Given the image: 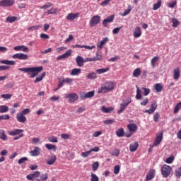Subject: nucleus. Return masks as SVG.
<instances>
[{
	"label": "nucleus",
	"instance_id": "51",
	"mask_svg": "<svg viewBox=\"0 0 181 181\" xmlns=\"http://www.w3.org/2000/svg\"><path fill=\"white\" fill-rule=\"evenodd\" d=\"M115 122V119H109L103 121V124L105 125H110L111 124H114Z\"/></svg>",
	"mask_w": 181,
	"mask_h": 181
},
{
	"label": "nucleus",
	"instance_id": "46",
	"mask_svg": "<svg viewBox=\"0 0 181 181\" xmlns=\"http://www.w3.org/2000/svg\"><path fill=\"white\" fill-rule=\"evenodd\" d=\"M181 110V102L178 103L175 108H174V111H173V113L174 114H177V112H179V110Z\"/></svg>",
	"mask_w": 181,
	"mask_h": 181
},
{
	"label": "nucleus",
	"instance_id": "61",
	"mask_svg": "<svg viewBox=\"0 0 181 181\" xmlns=\"http://www.w3.org/2000/svg\"><path fill=\"white\" fill-rule=\"evenodd\" d=\"M90 180L91 181H98L99 178H98V177L95 174L92 173L91 174V180Z\"/></svg>",
	"mask_w": 181,
	"mask_h": 181
},
{
	"label": "nucleus",
	"instance_id": "3",
	"mask_svg": "<svg viewBox=\"0 0 181 181\" xmlns=\"http://www.w3.org/2000/svg\"><path fill=\"white\" fill-rule=\"evenodd\" d=\"M171 172L172 167L170 165L165 164L161 167V175H163V177H168L170 176Z\"/></svg>",
	"mask_w": 181,
	"mask_h": 181
},
{
	"label": "nucleus",
	"instance_id": "33",
	"mask_svg": "<svg viewBox=\"0 0 181 181\" xmlns=\"http://www.w3.org/2000/svg\"><path fill=\"white\" fill-rule=\"evenodd\" d=\"M0 63H1V64H8L9 66H15V64H16L15 61H9V60H2L0 62Z\"/></svg>",
	"mask_w": 181,
	"mask_h": 181
},
{
	"label": "nucleus",
	"instance_id": "5",
	"mask_svg": "<svg viewBox=\"0 0 181 181\" xmlns=\"http://www.w3.org/2000/svg\"><path fill=\"white\" fill-rule=\"evenodd\" d=\"M15 4V0H1L0 1V7L9 8Z\"/></svg>",
	"mask_w": 181,
	"mask_h": 181
},
{
	"label": "nucleus",
	"instance_id": "45",
	"mask_svg": "<svg viewBox=\"0 0 181 181\" xmlns=\"http://www.w3.org/2000/svg\"><path fill=\"white\" fill-rule=\"evenodd\" d=\"M42 28V25H33L31 27L28 28V30L29 32H33V30H37Z\"/></svg>",
	"mask_w": 181,
	"mask_h": 181
},
{
	"label": "nucleus",
	"instance_id": "38",
	"mask_svg": "<svg viewBox=\"0 0 181 181\" xmlns=\"http://www.w3.org/2000/svg\"><path fill=\"white\" fill-rule=\"evenodd\" d=\"M142 71H141V69L136 68L134 71H133V77L138 78L139 76H141V74Z\"/></svg>",
	"mask_w": 181,
	"mask_h": 181
},
{
	"label": "nucleus",
	"instance_id": "29",
	"mask_svg": "<svg viewBox=\"0 0 181 181\" xmlns=\"http://www.w3.org/2000/svg\"><path fill=\"white\" fill-rule=\"evenodd\" d=\"M16 21H18V17L16 16H8L6 19V22L8 23H13Z\"/></svg>",
	"mask_w": 181,
	"mask_h": 181
},
{
	"label": "nucleus",
	"instance_id": "54",
	"mask_svg": "<svg viewBox=\"0 0 181 181\" xmlns=\"http://www.w3.org/2000/svg\"><path fill=\"white\" fill-rule=\"evenodd\" d=\"M121 169V167L119 166V165H117L114 167V173L115 175H118V173H119V170Z\"/></svg>",
	"mask_w": 181,
	"mask_h": 181
},
{
	"label": "nucleus",
	"instance_id": "41",
	"mask_svg": "<svg viewBox=\"0 0 181 181\" xmlns=\"http://www.w3.org/2000/svg\"><path fill=\"white\" fill-rule=\"evenodd\" d=\"M136 100H141L142 98V93H141V89H139L138 86H136Z\"/></svg>",
	"mask_w": 181,
	"mask_h": 181
},
{
	"label": "nucleus",
	"instance_id": "56",
	"mask_svg": "<svg viewBox=\"0 0 181 181\" xmlns=\"http://www.w3.org/2000/svg\"><path fill=\"white\" fill-rule=\"evenodd\" d=\"M141 90L144 91V95L146 96L151 93V89L146 88H141Z\"/></svg>",
	"mask_w": 181,
	"mask_h": 181
},
{
	"label": "nucleus",
	"instance_id": "50",
	"mask_svg": "<svg viewBox=\"0 0 181 181\" xmlns=\"http://www.w3.org/2000/svg\"><path fill=\"white\" fill-rule=\"evenodd\" d=\"M51 6H53V4L48 2L42 6L40 7V9H49V8H51Z\"/></svg>",
	"mask_w": 181,
	"mask_h": 181
},
{
	"label": "nucleus",
	"instance_id": "8",
	"mask_svg": "<svg viewBox=\"0 0 181 181\" xmlns=\"http://www.w3.org/2000/svg\"><path fill=\"white\" fill-rule=\"evenodd\" d=\"M94 90L89 91L87 93L82 92L80 93L81 100H86V98H91V97H94Z\"/></svg>",
	"mask_w": 181,
	"mask_h": 181
},
{
	"label": "nucleus",
	"instance_id": "24",
	"mask_svg": "<svg viewBox=\"0 0 181 181\" xmlns=\"http://www.w3.org/2000/svg\"><path fill=\"white\" fill-rule=\"evenodd\" d=\"M139 146V144L137 141L134 142V144H132L129 145V151L130 152H135L138 149V147Z\"/></svg>",
	"mask_w": 181,
	"mask_h": 181
},
{
	"label": "nucleus",
	"instance_id": "25",
	"mask_svg": "<svg viewBox=\"0 0 181 181\" xmlns=\"http://www.w3.org/2000/svg\"><path fill=\"white\" fill-rule=\"evenodd\" d=\"M142 35V32H141V28L140 27H136L134 32V37H140V36Z\"/></svg>",
	"mask_w": 181,
	"mask_h": 181
},
{
	"label": "nucleus",
	"instance_id": "17",
	"mask_svg": "<svg viewBox=\"0 0 181 181\" xmlns=\"http://www.w3.org/2000/svg\"><path fill=\"white\" fill-rule=\"evenodd\" d=\"M127 129L129 132H136L138 130V126L135 123H131L127 124Z\"/></svg>",
	"mask_w": 181,
	"mask_h": 181
},
{
	"label": "nucleus",
	"instance_id": "7",
	"mask_svg": "<svg viewBox=\"0 0 181 181\" xmlns=\"http://www.w3.org/2000/svg\"><path fill=\"white\" fill-rule=\"evenodd\" d=\"M163 139V132H160V133L157 134L154 141L153 143V146H158V145L160 144L162 140Z\"/></svg>",
	"mask_w": 181,
	"mask_h": 181
},
{
	"label": "nucleus",
	"instance_id": "57",
	"mask_svg": "<svg viewBox=\"0 0 181 181\" xmlns=\"http://www.w3.org/2000/svg\"><path fill=\"white\" fill-rule=\"evenodd\" d=\"M26 161H28V157H23L18 160V165H22V163H25Z\"/></svg>",
	"mask_w": 181,
	"mask_h": 181
},
{
	"label": "nucleus",
	"instance_id": "14",
	"mask_svg": "<svg viewBox=\"0 0 181 181\" xmlns=\"http://www.w3.org/2000/svg\"><path fill=\"white\" fill-rule=\"evenodd\" d=\"M78 16H80V13H69L67 16H66V19L67 21H74V19H77V18H78Z\"/></svg>",
	"mask_w": 181,
	"mask_h": 181
},
{
	"label": "nucleus",
	"instance_id": "34",
	"mask_svg": "<svg viewBox=\"0 0 181 181\" xmlns=\"http://www.w3.org/2000/svg\"><path fill=\"white\" fill-rule=\"evenodd\" d=\"M56 159H57V157H56V156H54V155L51 156L49 160H48L47 161V165H53L54 163V162H56Z\"/></svg>",
	"mask_w": 181,
	"mask_h": 181
},
{
	"label": "nucleus",
	"instance_id": "20",
	"mask_svg": "<svg viewBox=\"0 0 181 181\" xmlns=\"http://www.w3.org/2000/svg\"><path fill=\"white\" fill-rule=\"evenodd\" d=\"M24 115L21 113H18L16 115V119L18 122H21V124H25L26 122V117L23 116Z\"/></svg>",
	"mask_w": 181,
	"mask_h": 181
},
{
	"label": "nucleus",
	"instance_id": "16",
	"mask_svg": "<svg viewBox=\"0 0 181 181\" xmlns=\"http://www.w3.org/2000/svg\"><path fill=\"white\" fill-rule=\"evenodd\" d=\"M114 18H115V16L112 15L108 16L107 18L104 19L102 23L104 28H107V23H111L112 22H113Z\"/></svg>",
	"mask_w": 181,
	"mask_h": 181
},
{
	"label": "nucleus",
	"instance_id": "53",
	"mask_svg": "<svg viewBox=\"0 0 181 181\" xmlns=\"http://www.w3.org/2000/svg\"><path fill=\"white\" fill-rule=\"evenodd\" d=\"M100 166V163L98 162H95L92 164V169L93 170L95 171L98 169Z\"/></svg>",
	"mask_w": 181,
	"mask_h": 181
},
{
	"label": "nucleus",
	"instance_id": "35",
	"mask_svg": "<svg viewBox=\"0 0 181 181\" xmlns=\"http://www.w3.org/2000/svg\"><path fill=\"white\" fill-rule=\"evenodd\" d=\"M131 11H132V6H131V5L129 4L128 8L124 10L123 13L122 14V16H127V15H129V13H131Z\"/></svg>",
	"mask_w": 181,
	"mask_h": 181
},
{
	"label": "nucleus",
	"instance_id": "31",
	"mask_svg": "<svg viewBox=\"0 0 181 181\" xmlns=\"http://www.w3.org/2000/svg\"><path fill=\"white\" fill-rule=\"evenodd\" d=\"M97 77V74H95V72H91L87 75L86 78H88V80H95Z\"/></svg>",
	"mask_w": 181,
	"mask_h": 181
},
{
	"label": "nucleus",
	"instance_id": "44",
	"mask_svg": "<svg viewBox=\"0 0 181 181\" xmlns=\"http://www.w3.org/2000/svg\"><path fill=\"white\" fill-rule=\"evenodd\" d=\"M59 12V9L57 8H52L47 11L48 15H54Z\"/></svg>",
	"mask_w": 181,
	"mask_h": 181
},
{
	"label": "nucleus",
	"instance_id": "28",
	"mask_svg": "<svg viewBox=\"0 0 181 181\" xmlns=\"http://www.w3.org/2000/svg\"><path fill=\"white\" fill-rule=\"evenodd\" d=\"M45 147L48 151H54V152H56L57 151V147L55 145L47 144H45Z\"/></svg>",
	"mask_w": 181,
	"mask_h": 181
},
{
	"label": "nucleus",
	"instance_id": "27",
	"mask_svg": "<svg viewBox=\"0 0 181 181\" xmlns=\"http://www.w3.org/2000/svg\"><path fill=\"white\" fill-rule=\"evenodd\" d=\"M81 73V69L75 68L73 69L71 71V76H78Z\"/></svg>",
	"mask_w": 181,
	"mask_h": 181
},
{
	"label": "nucleus",
	"instance_id": "21",
	"mask_svg": "<svg viewBox=\"0 0 181 181\" xmlns=\"http://www.w3.org/2000/svg\"><path fill=\"white\" fill-rule=\"evenodd\" d=\"M21 132H23V129H16L13 131L8 132V135H11L12 136H15L16 135L21 134Z\"/></svg>",
	"mask_w": 181,
	"mask_h": 181
},
{
	"label": "nucleus",
	"instance_id": "12",
	"mask_svg": "<svg viewBox=\"0 0 181 181\" xmlns=\"http://www.w3.org/2000/svg\"><path fill=\"white\" fill-rule=\"evenodd\" d=\"M76 62L78 67H83V66H84V63H86V61L83 57L78 56L76 57Z\"/></svg>",
	"mask_w": 181,
	"mask_h": 181
},
{
	"label": "nucleus",
	"instance_id": "2",
	"mask_svg": "<svg viewBox=\"0 0 181 181\" xmlns=\"http://www.w3.org/2000/svg\"><path fill=\"white\" fill-rule=\"evenodd\" d=\"M115 87V83L114 82L107 81L103 85H102L100 88H98V94H105V93L112 91Z\"/></svg>",
	"mask_w": 181,
	"mask_h": 181
},
{
	"label": "nucleus",
	"instance_id": "55",
	"mask_svg": "<svg viewBox=\"0 0 181 181\" xmlns=\"http://www.w3.org/2000/svg\"><path fill=\"white\" fill-rule=\"evenodd\" d=\"M91 152L90 151V150L86 152H82L81 153V156H82V158H88V156H90Z\"/></svg>",
	"mask_w": 181,
	"mask_h": 181
},
{
	"label": "nucleus",
	"instance_id": "30",
	"mask_svg": "<svg viewBox=\"0 0 181 181\" xmlns=\"http://www.w3.org/2000/svg\"><path fill=\"white\" fill-rule=\"evenodd\" d=\"M179 77H180V69L177 68L174 69V80H179Z\"/></svg>",
	"mask_w": 181,
	"mask_h": 181
},
{
	"label": "nucleus",
	"instance_id": "13",
	"mask_svg": "<svg viewBox=\"0 0 181 181\" xmlns=\"http://www.w3.org/2000/svg\"><path fill=\"white\" fill-rule=\"evenodd\" d=\"M40 176V171H35L32 174H29L26 176V179L28 180H33L35 177H39Z\"/></svg>",
	"mask_w": 181,
	"mask_h": 181
},
{
	"label": "nucleus",
	"instance_id": "59",
	"mask_svg": "<svg viewBox=\"0 0 181 181\" xmlns=\"http://www.w3.org/2000/svg\"><path fill=\"white\" fill-rule=\"evenodd\" d=\"M111 3V0H105L100 3V6H107V5H110Z\"/></svg>",
	"mask_w": 181,
	"mask_h": 181
},
{
	"label": "nucleus",
	"instance_id": "32",
	"mask_svg": "<svg viewBox=\"0 0 181 181\" xmlns=\"http://www.w3.org/2000/svg\"><path fill=\"white\" fill-rule=\"evenodd\" d=\"M158 61H159V57H154L153 58H152L151 62V66L153 68L156 67V63H158Z\"/></svg>",
	"mask_w": 181,
	"mask_h": 181
},
{
	"label": "nucleus",
	"instance_id": "18",
	"mask_svg": "<svg viewBox=\"0 0 181 181\" xmlns=\"http://www.w3.org/2000/svg\"><path fill=\"white\" fill-rule=\"evenodd\" d=\"M108 42V37H105L100 42V43L97 44V47L98 50H101L104 47V45L107 43Z\"/></svg>",
	"mask_w": 181,
	"mask_h": 181
},
{
	"label": "nucleus",
	"instance_id": "9",
	"mask_svg": "<svg viewBox=\"0 0 181 181\" xmlns=\"http://www.w3.org/2000/svg\"><path fill=\"white\" fill-rule=\"evenodd\" d=\"M156 175V170H155L153 169L149 170L148 173H147V175L146 176L145 181L152 180V179H153Z\"/></svg>",
	"mask_w": 181,
	"mask_h": 181
},
{
	"label": "nucleus",
	"instance_id": "26",
	"mask_svg": "<svg viewBox=\"0 0 181 181\" xmlns=\"http://www.w3.org/2000/svg\"><path fill=\"white\" fill-rule=\"evenodd\" d=\"M116 135L119 138H122V136H125V132L123 128H120L116 131Z\"/></svg>",
	"mask_w": 181,
	"mask_h": 181
},
{
	"label": "nucleus",
	"instance_id": "19",
	"mask_svg": "<svg viewBox=\"0 0 181 181\" xmlns=\"http://www.w3.org/2000/svg\"><path fill=\"white\" fill-rule=\"evenodd\" d=\"M129 104H131V100H129L126 103H121L120 110L117 111V114H122V112H124V111H125V109L127 108V107H128V105H129Z\"/></svg>",
	"mask_w": 181,
	"mask_h": 181
},
{
	"label": "nucleus",
	"instance_id": "40",
	"mask_svg": "<svg viewBox=\"0 0 181 181\" xmlns=\"http://www.w3.org/2000/svg\"><path fill=\"white\" fill-rule=\"evenodd\" d=\"M107 71H110V68L107 67L105 69H99L96 70V73L98 74H104V73H107Z\"/></svg>",
	"mask_w": 181,
	"mask_h": 181
},
{
	"label": "nucleus",
	"instance_id": "58",
	"mask_svg": "<svg viewBox=\"0 0 181 181\" xmlns=\"http://www.w3.org/2000/svg\"><path fill=\"white\" fill-rule=\"evenodd\" d=\"M176 177H181V167L178 168L175 171Z\"/></svg>",
	"mask_w": 181,
	"mask_h": 181
},
{
	"label": "nucleus",
	"instance_id": "60",
	"mask_svg": "<svg viewBox=\"0 0 181 181\" xmlns=\"http://www.w3.org/2000/svg\"><path fill=\"white\" fill-rule=\"evenodd\" d=\"M64 81L66 84H71V83H73V81H74V80L71 78H64Z\"/></svg>",
	"mask_w": 181,
	"mask_h": 181
},
{
	"label": "nucleus",
	"instance_id": "22",
	"mask_svg": "<svg viewBox=\"0 0 181 181\" xmlns=\"http://www.w3.org/2000/svg\"><path fill=\"white\" fill-rule=\"evenodd\" d=\"M31 156H39L40 155V147H35L34 150L30 152Z\"/></svg>",
	"mask_w": 181,
	"mask_h": 181
},
{
	"label": "nucleus",
	"instance_id": "39",
	"mask_svg": "<svg viewBox=\"0 0 181 181\" xmlns=\"http://www.w3.org/2000/svg\"><path fill=\"white\" fill-rule=\"evenodd\" d=\"M0 139H2V141H6L8 139V136L5 134V130L4 129L0 130Z\"/></svg>",
	"mask_w": 181,
	"mask_h": 181
},
{
	"label": "nucleus",
	"instance_id": "49",
	"mask_svg": "<svg viewBox=\"0 0 181 181\" xmlns=\"http://www.w3.org/2000/svg\"><path fill=\"white\" fill-rule=\"evenodd\" d=\"M163 87H162V85L160 83H156L155 85V90L157 91V93H160L162 91Z\"/></svg>",
	"mask_w": 181,
	"mask_h": 181
},
{
	"label": "nucleus",
	"instance_id": "1",
	"mask_svg": "<svg viewBox=\"0 0 181 181\" xmlns=\"http://www.w3.org/2000/svg\"><path fill=\"white\" fill-rule=\"evenodd\" d=\"M19 71H23V73H27L28 76H30L31 78H35L39 73L43 71V66H33V67H28V68H19Z\"/></svg>",
	"mask_w": 181,
	"mask_h": 181
},
{
	"label": "nucleus",
	"instance_id": "36",
	"mask_svg": "<svg viewBox=\"0 0 181 181\" xmlns=\"http://www.w3.org/2000/svg\"><path fill=\"white\" fill-rule=\"evenodd\" d=\"M162 5V0H158L156 4H154L153 6V11H158V9H159V8H160Z\"/></svg>",
	"mask_w": 181,
	"mask_h": 181
},
{
	"label": "nucleus",
	"instance_id": "37",
	"mask_svg": "<svg viewBox=\"0 0 181 181\" xmlns=\"http://www.w3.org/2000/svg\"><path fill=\"white\" fill-rule=\"evenodd\" d=\"M101 60V57H93V58H86L85 59V63H88V62H98Z\"/></svg>",
	"mask_w": 181,
	"mask_h": 181
},
{
	"label": "nucleus",
	"instance_id": "47",
	"mask_svg": "<svg viewBox=\"0 0 181 181\" xmlns=\"http://www.w3.org/2000/svg\"><path fill=\"white\" fill-rule=\"evenodd\" d=\"M172 23H173V28H177V25H180V23L179 22V21L175 18H172Z\"/></svg>",
	"mask_w": 181,
	"mask_h": 181
},
{
	"label": "nucleus",
	"instance_id": "64",
	"mask_svg": "<svg viewBox=\"0 0 181 181\" xmlns=\"http://www.w3.org/2000/svg\"><path fill=\"white\" fill-rule=\"evenodd\" d=\"M41 39H49L50 37L49 36V35L45 34V33H41L40 35Z\"/></svg>",
	"mask_w": 181,
	"mask_h": 181
},
{
	"label": "nucleus",
	"instance_id": "23",
	"mask_svg": "<svg viewBox=\"0 0 181 181\" xmlns=\"http://www.w3.org/2000/svg\"><path fill=\"white\" fill-rule=\"evenodd\" d=\"M101 111L102 112H104L105 114H110V112H112V111H114V107H107L105 106H102L101 107Z\"/></svg>",
	"mask_w": 181,
	"mask_h": 181
},
{
	"label": "nucleus",
	"instance_id": "6",
	"mask_svg": "<svg viewBox=\"0 0 181 181\" xmlns=\"http://www.w3.org/2000/svg\"><path fill=\"white\" fill-rule=\"evenodd\" d=\"M100 19L101 17H100V16H93L89 21L90 28H94V26H97V25L100 23Z\"/></svg>",
	"mask_w": 181,
	"mask_h": 181
},
{
	"label": "nucleus",
	"instance_id": "15",
	"mask_svg": "<svg viewBox=\"0 0 181 181\" xmlns=\"http://www.w3.org/2000/svg\"><path fill=\"white\" fill-rule=\"evenodd\" d=\"M71 56V49H68L64 54L57 57V60H62L63 59H67Z\"/></svg>",
	"mask_w": 181,
	"mask_h": 181
},
{
	"label": "nucleus",
	"instance_id": "48",
	"mask_svg": "<svg viewBox=\"0 0 181 181\" xmlns=\"http://www.w3.org/2000/svg\"><path fill=\"white\" fill-rule=\"evenodd\" d=\"M12 97H13V95L9 93L1 95V98H4V100H11Z\"/></svg>",
	"mask_w": 181,
	"mask_h": 181
},
{
	"label": "nucleus",
	"instance_id": "4",
	"mask_svg": "<svg viewBox=\"0 0 181 181\" xmlns=\"http://www.w3.org/2000/svg\"><path fill=\"white\" fill-rule=\"evenodd\" d=\"M65 98H67L69 103H76L78 100V95L76 93H71L65 95Z\"/></svg>",
	"mask_w": 181,
	"mask_h": 181
},
{
	"label": "nucleus",
	"instance_id": "10",
	"mask_svg": "<svg viewBox=\"0 0 181 181\" xmlns=\"http://www.w3.org/2000/svg\"><path fill=\"white\" fill-rule=\"evenodd\" d=\"M157 108H158V103H156V101H153L151 103V108L149 110H146L144 112L147 114H153V112H155Z\"/></svg>",
	"mask_w": 181,
	"mask_h": 181
},
{
	"label": "nucleus",
	"instance_id": "52",
	"mask_svg": "<svg viewBox=\"0 0 181 181\" xmlns=\"http://www.w3.org/2000/svg\"><path fill=\"white\" fill-rule=\"evenodd\" d=\"M48 141H49V142H53L54 144L59 142V141L57 140V137L54 136L49 137Z\"/></svg>",
	"mask_w": 181,
	"mask_h": 181
},
{
	"label": "nucleus",
	"instance_id": "42",
	"mask_svg": "<svg viewBox=\"0 0 181 181\" xmlns=\"http://www.w3.org/2000/svg\"><path fill=\"white\" fill-rule=\"evenodd\" d=\"M9 111V107L6 105H1L0 106V114H4L5 112H8Z\"/></svg>",
	"mask_w": 181,
	"mask_h": 181
},
{
	"label": "nucleus",
	"instance_id": "62",
	"mask_svg": "<svg viewBox=\"0 0 181 181\" xmlns=\"http://www.w3.org/2000/svg\"><path fill=\"white\" fill-rule=\"evenodd\" d=\"M47 179H49V176L47 175V173L40 175V180L45 181V180H47Z\"/></svg>",
	"mask_w": 181,
	"mask_h": 181
},
{
	"label": "nucleus",
	"instance_id": "63",
	"mask_svg": "<svg viewBox=\"0 0 181 181\" xmlns=\"http://www.w3.org/2000/svg\"><path fill=\"white\" fill-rule=\"evenodd\" d=\"M177 4V2L176 1H173V2H170L168 4V8H175Z\"/></svg>",
	"mask_w": 181,
	"mask_h": 181
},
{
	"label": "nucleus",
	"instance_id": "11",
	"mask_svg": "<svg viewBox=\"0 0 181 181\" xmlns=\"http://www.w3.org/2000/svg\"><path fill=\"white\" fill-rule=\"evenodd\" d=\"M12 57L13 59H18L19 60H28V59H29L28 54L23 53L15 54Z\"/></svg>",
	"mask_w": 181,
	"mask_h": 181
},
{
	"label": "nucleus",
	"instance_id": "43",
	"mask_svg": "<svg viewBox=\"0 0 181 181\" xmlns=\"http://www.w3.org/2000/svg\"><path fill=\"white\" fill-rule=\"evenodd\" d=\"M46 76V72H43L40 76L37 77L35 78V80L34 81V83L36 84V83H39L40 81H42V80H43V78H45V76Z\"/></svg>",
	"mask_w": 181,
	"mask_h": 181
}]
</instances>
